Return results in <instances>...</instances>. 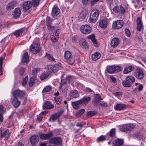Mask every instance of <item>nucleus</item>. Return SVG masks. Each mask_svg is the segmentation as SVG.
Wrapping results in <instances>:
<instances>
[{
    "instance_id": "7c9ffc66",
    "label": "nucleus",
    "mask_w": 146,
    "mask_h": 146,
    "mask_svg": "<svg viewBox=\"0 0 146 146\" xmlns=\"http://www.w3.org/2000/svg\"><path fill=\"white\" fill-rule=\"evenodd\" d=\"M21 10L20 8H18L15 9L14 12L13 14L14 18L16 19L19 17L21 14Z\"/></svg>"
},
{
    "instance_id": "bf43d9fd",
    "label": "nucleus",
    "mask_w": 146,
    "mask_h": 146,
    "mask_svg": "<svg viewBox=\"0 0 146 146\" xmlns=\"http://www.w3.org/2000/svg\"><path fill=\"white\" fill-rule=\"evenodd\" d=\"M113 94L114 96L118 97H120L121 95V93L119 92L113 93Z\"/></svg>"
},
{
    "instance_id": "f257e3e1",
    "label": "nucleus",
    "mask_w": 146,
    "mask_h": 146,
    "mask_svg": "<svg viewBox=\"0 0 146 146\" xmlns=\"http://www.w3.org/2000/svg\"><path fill=\"white\" fill-rule=\"evenodd\" d=\"M99 12L97 10H93L91 13L88 21L90 23H93L95 22L98 18Z\"/></svg>"
},
{
    "instance_id": "c756f323",
    "label": "nucleus",
    "mask_w": 146,
    "mask_h": 146,
    "mask_svg": "<svg viewBox=\"0 0 146 146\" xmlns=\"http://www.w3.org/2000/svg\"><path fill=\"white\" fill-rule=\"evenodd\" d=\"M29 57L28 53L26 52H25L23 55L22 59V62L23 63H27L29 60Z\"/></svg>"
},
{
    "instance_id": "6ab92c4d",
    "label": "nucleus",
    "mask_w": 146,
    "mask_h": 146,
    "mask_svg": "<svg viewBox=\"0 0 146 146\" xmlns=\"http://www.w3.org/2000/svg\"><path fill=\"white\" fill-rule=\"evenodd\" d=\"M99 26L101 28H105L108 24V21L107 19H104L98 22Z\"/></svg>"
},
{
    "instance_id": "6e6552de",
    "label": "nucleus",
    "mask_w": 146,
    "mask_h": 146,
    "mask_svg": "<svg viewBox=\"0 0 146 146\" xmlns=\"http://www.w3.org/2000/svg\"><path fill=\"white\" fill-rule=\"evenodd\" d=\"M41 50V47L38 42H33V43L31 46L30 50L34 52V53L38 52Z\"/></svg>"
},
{
    "instance_id": "8fccbe9b",
    "label": "nucleus",
    "mask_w": 146,
    "mask_h": 146,
    "mask_svg": "<svg viewBox=\"0 0 146 146\" xmlns=\"http://www.w3.org/2000/svg\"><path fill=\"white\" fill-rule=\"evenodd\" d=\"M46 25H51V22L53 21V20L51 19L50 17L48 16H47L46 18Z\"/></svg>"
},
{
    "instance_id": "f704fd0d",
    "label": "nucleus",
    "mask_w": 146,
    "mask_h": 146,
    "mask_svg": "<svg viewBox=\"0 0 146 146\" xmlns=\"http://www.w3.org/2000/svg\"><path fill=\"white\" fill-rule=\"evenodd\" d=\"M24 30L25 29L23 28L19 29L15 31L14 32V34L16 37H18L22 34Z\"/></svg>"
},
{
    "instance_id": "4be33fe9",
    "label": "nucleus",
    "mask_w": 146,
    "mask_h": 146,
    "mask_svg": "<svg viewBox=\"0 0 146 146\" xmlns=\"http://www.w3.org/2000/svg\"><path fill=\"white\" fill-rule=\"evenodd\" d=\"M120 41L117 38H113L111 41V46L113 48H115L118 45Z\"/></svg>"
},
{
    "instance_id": "9b49d317",
    "label": "nucleus",
    "mask_w": 146,
    "mask_h": 146,
    "mask_svg": "<svg viewBox=\"0 0 146 146\" xmlns=\"http://www.w3.org/2000/svg\"><path fill=\"white\" fill-rule=\"evenodd\" d=\"M134 75L138 79H142L143 77V74L141 69L139 67L136 68L134 72Z\"/></svg>"
},
{
    "instance_id": "1a4fd4ad",
    "label": "nucleus",
    "mask_w": 146,
    "mask_h": 146,
    "mask_svg": "<svg viewBox=\"0 0 146 146\" xmlns=\"http://www.w3.org/2000/svg\"><path fill=\"white\" fill-rule=\"evenodd\" d=\"M124 24V23L122 20H117L113 22L112 26L114 29H119L121 28Z\"/></svg>"
},
{
    "instance_id": "423d86ee",
    "label": "nucleus",
    "mask_w": 146,
    "mask_h": 146,
    "mask_svg": "<svg viewBox=\"0 0 146 146\" xmlns=\"http://www.w3.org/2000/svg\"><path fill=\"white\" fill-rule=\"evenodd\" d=\"M134 127V125L132 124H127L121 126L120 130L121 131L123 132H129L133 129Z\"/></svg>"
},
{
    "instance_id": "49530a36",
    "label": "nucleus",
    "mask_w": 146,
    "mask_h": 146,
    "mask_svg": "<svg viewBox=\"0 0 146 146\" xmlns=\"http://www.w3.org/2000/svg\"><path fill=\"white\" fill-rule=\"evenodd\" d=\"M122 84L124 87H129L131 86L130 83L127 81H124L122 82Z\"/></svg>"
},
{
    "instance_id": "473e14b6",
    "label": "nucleus",
    "mask_w": 146,
    "mask_h": 146,
    "mask_svg": "<svg viewBox=\"0 0 146 146\" xmlns=\"http://www.w3.org/2000/svg\"><path fill=\"white\" fill-rule=\"evenodd\" d=\"M126 108V106L125 104H117L115 107V109L118 110H122Z\"/></svg>"
},
{
    "instance_id": "b1692460",
    "label": "nucleus",
    "mask_w": 146,
    "mask_h": 146,
    "mask_svg": "<svg viewBox=\"0 0 146 146\" xmlns=\"http://www.w3.org/2000/svg\"><path fill=\"white\" fill-rule=\"evenodd\" d=\"M0 138L5 137L6 135V136L5 139L6 140L8 139L10 134V133H7V130H5L3 132L1 130H0Z\"/></svg>"
},
{
    "instance_id": "cd10ccee",
    "label": "nucleus",
    "mask_w": 146,
    "mask_h": 146,
    "mask_svg": "<svg viewBox=\"0 0 146 146\" xmlns=\"http://www.w3.org/2000/svg\"><path fill=\"white\" fill-rule=\"evenodd\" d=\"M54 105L49 101L46 102L44 104L43 108L44 109H48L53 108Z\"/></svg>"
},
{
    "instance_id": "680f3d73",
    "label": "nucleus",
    "mask_w": 146,
    "mask_h": 146,
    "mask_svg": "<svg viewBox=\"0 0 146 146\" xmlns=\"http://www.w3.org/2000/svg\"><path fill=\"white\" fill-rule=\"evenodd\" d=\"M42 117L41 114H40L37 117V120L40 121H42Z\"/></svg>"
},
{
    "instance_id": "aec40b11",
    "label": "nucleus",
    "mask_w": 146,
    "mask_h": 146,
    "mask_svg": "<svg viewBox=\"0 0 146 146\" xmlns=\"http://www.w3.org/2000/svg\"><path fill=\"white\" fill-rule=\"evenodd\" d=\"M88 13L86 9L83 10L80 13V15L78 16V20L80 21H81L84 20L86 16Z\"/></svg>"
},
{
    "instance_id": "69168bd1",
    "label": "nucleus",
    "mask_w": 146,
    "mask_h": 146,
    "mask_svg": "<svg viewBox=\"0 0 146 146\" xmlns=\"http://www.w3.org/2000/svg\"><path fill=\"white\" fill-rule=\"evenodd\" d=\"M86 91L88 93L91 92L92 93V92L94 93L93 91L90 88H86Z\"/></svg>"
},
{
    "instance_id": "c85d7f7f",
    "label": "nucleus",
    "mask_w": 146,
    "mask_h": 146,
    "mask_svg": "<svg viewBox=\"0 0 146 146\" xmlns=\"http://www.w3.org/2000/svg\"><path fill=\"white\" fill-rule=\"evenodd\" d=\"M91 99L90 97H84L82 99L80 100L82 104V106L88 104L90 101Z\"/></svg>"
},
{
    "instance_id": "f3484780",
    "label": "nucleus",
    "mask_w": 146,
    "mask_h": 146,
    "mask_svg": "<svg viewBox=\"0 0 146 146\" xmlns=\"http://www.w3.org/2000/svg\"><path fill=\"white\" fill-rule=\"evenodd\" d=\"M38 136L36 135H34L30 138V141L31 144L34 145L37 144L38 141Z\"/></svg>"
},
{
    "instance_id": "412c9836",
    "label": "nucleus",
    "mask_w": 146,
    "mask_h": 146,
    "mask_svg": "<svg viewBox=\"0 0 146 146\" xmlns=\"http://www.w3.org/2000/svg\"><path fill=\"white\" fill-rule=\"evenodd\" d=\"M69 96L71 98H76L79 96L78 92L76 90H73L70 91L69 93Z\"/></svg>"
},
{
    "instance_id": "0eeeda50",
    "label": "nucleus",
    "mask_w": 146,
    "mask_h": 146,
    "mask_svg": "<svg viewBox=\"0 0 146 146\" xmlns=\"http://www.w3.org/2000/svg\"><path fill=\"white\" fill-rule=\"evenodd\" d=\"M61 64L60 63L55 64L53 66H50L48 67L49 72L51 73L56 72L58 70L62 68Z\"/></svg>"
},
{
    "instance_id": "a878e982",
    "label": "nucleus",
    "mask_w": 146,
    "mask_h": 146,
    "mask_svg": "<svg viewBox=\"0 0 146 146\" xmlns=\"http://www.w3.org/2000/svg\"><path fill=\"white\" fill-rule=\"evenodd\" d=\"M12 104L13 106L15 108H17L20 105V102L18 101L16 97H13L12 101Z\"/></svg>"
},
{
    "instance_id": "0e129e2a",
    "label": "nucleus",
    "mask_w": 146,
    "mask_h": 146,
    "mask_svg": "<svg viewBox=\"0 0 146 146\" xmlns=\"http://www.w3.org/2000/svg\"><path fill=\"white\" fill-rule=\"evenodd\" d=\"M137 24H142L141 21L139 17H138L137 19Z\"/></svg>"
},
{
    "instance_id": "4468645a",
    "label": "nucleus",
    "mask_w": 146,
    "mask_h": 146,
    "mask_svg": "<svg viewBox=\"0 0 146 146\" xmlns=\"http://www.w3.org/2000/svg\"><path fill=\"white\" fill-rule=\"evenodd\" d=\"M59 29L56 30L54 32L53 34L51 36V38L52 41L55 42L57 41L58 39L59 33H60Z\"/></svg>"
},
{
    "instance_id": "338daca9",
    "label": "nucleus",
    "mask_w": 146,
    "mask_h": 146,
    "mask_svg": "<svg viewBox=\"0 0 146 146\" xmlns=\"http://www.w3.org/2000/svg\"><path fill=\"white\" fill-rule=\"evenodd\" d=\"M66 83V80L64 79H61V85H64Z\"/></svg>"
},
{
    "instance_id": "2eb2a0df",
    "label": "nucleus",
    "mask_w": 146,
    "mask_h": 146,
    "mask_svg": "<svg viewBox=\"0 0 146 146\" xmlns=\"http://www.w3.org/2000/svg\"><path fill=\"white\" fill-rule=\"evenodd\" d=\"M53 136V133L51 131L46 134H42L39 135L40 138L43 140H47L50 139Z\"/></svg>"
},
{
    "instance_id": "dca6fc26",
    "label": "nucleus",
    "mask_w": 146,
    "mask_h": 146,
    "mask_svg": "<svg viewBox=\"0 0 146 146\" xmlns=\"http://www.w3.org/2000/svg\"><path fill=\"white\" fill-rule=\"evenodd\" d=\"M79 43L81 47L84 49H87L89 47L88 43L84 39L81 38L79 41Z\"/></svg>"
},
{
    "instance_id": "20e7f679",
    "label": "nucleus",
    "mask_w": 146,
    "mask_h": 146,
    "mask_svg": "<svg viewBox=\"0 0 146 146\" xmlns=\"http://www.w3.org/2000/svg\"><path fill=\"white\" fill-rule=\"evenodd\" d=\"M121 70V68L119 66H112L108 67L107 69L108 72L112 74L117 72L120 71Z\"/></svg>"
},
{
    "instance_id": "39448f33",
    "label": "nucleus",
    "mask_w": 146,
    "mask_h": 146,
    "mask_svg": "<svg viewBox=\"0 0 146 146\" xmlns=\"http://www.w3.org/2000/svg\"><path fill=\"white\" fill-rule=\"evenodd\" d=\"M92 30V28L87 25H82L80 27L81 32L85 35H88L90 33Z\"/></svg>"
},
{
    "instance_id": "7ed1b4c3",
    "label": "nucleus",
    "mask_w": 146,
    "mask_h": 146,
    "mask_svg": "<svg viewBox=\"0 0 146 146\" xmlns=\"http://www.w3.org/2000/svg\"><path fill=\"white\" fill-rule=\"evenodd\" d=\"M113 11L119 15H122L125 12V11L121 5H118L114 7L113 9Z\"/></svg>"
},
{
    "instance_id": "6e6d98bb",
    "label": "nucleus",
    "mask_w": 146,
    "mask_h": 146,
    "mask_svg": "<svg viewBox=\"0 0 146 146\" xmlns=\"http://www.w3.org/2000/svg\"><path fill=\"white\" fill-rule=\"evenodd\" d=\"M125 32L126 36L129 37L130 36L131 33L129 29H125Z\"/></svg>"
},
{
    "instance_id": "393cba45",
    "label": "nucleus",
    "mask_w": 146,
    "mask_h": 146,
    "mask_svg": "<svg viewBox=\"0 0 146 146\" xmlns=\"http://www.w3.org/2000/svg\"><path fill=\"white\" fill-rule=\"evenodd\" d=\"M71 104L74 109L76 110L78 109L80 106L82 105L80 100L72 102Z\"/></svg>"
},
{
    "instance_id": "3c124183",
    "label": "nucleus",
    "mask_w": 146,
    "mask_h": 146,
    "mask_svg": "<svg viewBox=\"0 0 146 146\" xmlns=\"http://www.w3.org/2000/svg\"><path fill=\"white\" fill-rule=\"evenodd\" d=\"M28 79V76H27L23 79V82H22V84L23 86H25L27 82Z\"/></svg>"
},
{
    "instance_id": "f8f14e48",
    "label": "nucleus",
    "mask_w": 146,
    "mask_h": 146,
    "mask_svg": "<svg viewBox=\"0 0 146 146\" xmlns=\"http://www.w3.org/2000/svg\"><path fill=\"white\" fill-rule=\"evenodd\" d=\"M49 143L56 145H61L62 144V139L60 137H55L51 138Z\"/></svg>"
},
{
    "instance_id": "9d476101",
    "label": "nucleus",
    "mask_w": 146,
    "mask_h": 146,
    "mask_svg": "<svg viewBox=\"0 0 146 146\" xmlns=\"http://www.w3.org/2000/svg\"><path fill=\"white\" fill-rule=\"evenodd\" d=\"M64 111V110L62 109L54 113L50 117L49 119V121L52 122L54 121L62 114Z\"/></svg>"
},
{
    "instance_id": "603ef678",
    "label": "nucleus",
    "mask_w": 146,
    "mask_h": 146,
    "mask_svg": "<svg viewBox=\"0 0 146 146\" xmlns=\"http://www.w3.org/2000/svg\"><path fill=\"white\" fill-rule=\"evenodd\" d=\"M106 140V138L103 135H101L97 138V141L99 142L102 141Z\"/></svg>"
},
{
    "instance_id": "e2e57ef3",
    "label": "nucleus",
    "mask_w": 146,
    "mask_h": 146,
    "mask_svg": "<svg viewBox=\"0 0 146 146\" xmlns=\"http://www.w3.org/2000/svg\"><path fill=\"white\" fill-rule=\"evenodd\" d=\"M4 58L3 57H0V67H2L3 61Z\"/></svg>"
},
{
    "instance_id": "de8ad7c7",
    "label": "nucleus",
    "mask_w": 146,
    "mask_h": 146,
    "mask_svg": "<svg viewBox=\"0 0 146 146\" xmlns=\"http://www.w3.org/2000/svg\"><path fill=\"white\" fill-rule=\"evenodd\" d=\"M115 134V128L112 129L110 130L109 136L110 137H113Z\"/></svg>"
},
{
    "instance_id": "ea45409f",
    "label": "nucleus",
    "mask_w": 146,
    "mask_h": 146,
    "mask_svg": "<svg viewBox=\"0 0 146 146\" xmlns=\"http://www.w3.org/2000/svg\"><path fill=\"white\" fill-rule=\"evenodd\" d=\"M15 6V5L14 2H11L7 5L6 9L8 10H11L13 9Z\"/></svg>"
},
{
    "instance_id": "2f4dec72",
    "label": "nucleus",
    "mask_w": 146,
    "mask_h": 146,
    "mask_svg": "<svg viewBox=\"0 0 146 146\" xmlns=\"http://www.w3.org/2000/svg\"><path fill=\"white\" fill-rule=\"evenodd\" d=\"M88 38H90L92 41L94 46L97 47L98 46V44L97 42V40L95 38V36L94 34H92L88 36Z\"/></svg>"
},
{
    "instance_id": "c03bdc74",
    "label": "nucleus",
    "mask_w": 146,
    "mask_h": 146,
    "mask_svg": "<svg viewBox=\"0 0 146 146\" xmlns=\"http://www.w3.org/2000/svg\"><path fill=\"white\" fill-rule=\"evenodd\" d=\"M62 100V98L60 97H54V100L56 103L58 105H60L61 104Z\"/></svg>"
},
{
    "instance_id": "13d9d810",
    "label": "nucleus",
    "mask_w": 146,
    "mask_h": 146,
    "mask_svg": "<svg viewBox=\"0 0 146 146\" xmlns=\"http://www.w3.org/2000/svg\"><path fill=\"white\" fill-rule=\"evenodd\" d=\"M39 70L40 69L39 68H34L32 70V74L34 75H35L37 74V71Z\"/></svg>"
},
{
    "instance_id": "a18cd8bd",
    "label": "nucleus",
    "mask_w": 146,
    "mask_h": 146,
    "mask_svg": "<svg viewBox=\"0 0 146 146\" xmlns=\"http://www.w3.org/2000/svg\"><path fill=\"white\" fill-rule=\"evenodd\" d=\"M52 89V87L50 86H46L43 90L42 93H44L50 91Z\"/></svg>"
},
{
    "instance_id": "bb28decb",
    "label": "nucleus",
    "mask_w": 146,
    "mask_h": 146,
    "mask_svg": "<svg viewBox=\"0 0 146 146\" xmlns=\"http://www.w3.org/2000/svg\"><path fill=\"white\" fill-rule=\"evenodd\" d=\"M123 143V140L122 139H117L113 142V144L116 146H121Z\"/></svg>"
},
{
    "instance_id": "ddd939ff",
    "label": "nucleus",
    "mask_w": 146,
    "mask_h": 146,
    "mask_svg": "<svg viewBox=\"0 0 146 146\" xmlns=\"http://www.w3.org/2000/svg\"><path fill=\"white\" fill-rule=\"evenodd\" d=\"M25 94V93L23 91L19 90H15L13 93L14 97H18L21 99H23V97Z\"/></svg>"
},
{
    "instance_id": "5701e85b",
    "label": "nucleus",
    "mask_w": 146,
    "mask_h": 146,
    "mask_svg": "<svg viewBox=\"0 0 146 146\" xmlns=\"http://www.w3.org/2000/svg\"><path fill=\"white\" fill-rule=\"evenodd\" d=\"M32 4L31 3V2L29 1H27L24 3L22 7L23 9V11H27L32 7Z\"/></svg>"
},
{
    "instance_id": "79ce46f5",
    "label": "nucleus",
    "mask_w": 146,
    "mask_h": 146,
    "mask_svg": "<svg viewBox=\"0 0 146 146\" xmlns=\"http://www.w3.org/2000/svg\"><path fill=\"white\" fill-rule=\"evenodd\" d=\"M97 113V112L95 111H88L87 113V116L90 117L94 116Z\"/></svg>"
},
{
    "instance_id": "5fc2aeb1",
    "label": "nucleus",
    "mask_w": 146,
    "mask_h": 146,
    "mask_svg": "<svg viewBox=\"0 0 146 146\" xmlns=\"http://www.w3.org/2000/svg\"><path fill=\"white\" fill-rule=\"evenodd\" d=\"M85 110L84 109H82L79 110L77 113V115H82L85 112Z\"/></svg>"
},
{
    "instance_id": "774afa93",
    "label": "nucleus",
    "mask_w": 146,
    "mask_h": 146,
    "mask_svg": "<svg viewBox=\"0 0 146 146\" xmlns=\"http://www.w3.org/2000/svg\"><path fill=\"white\" fill-rule=\"evenodd\" d=\"M110 78L113 82H114V83H115V82H116V80L115 77L113 76H110Z\"/></svg>"
},
{
    "instance_id": "58836bf2",
    "label": "nucleus",
    "mask_w": 146,
    "mask_h": 146,
    "mask_svg": "<svg viewBox=\"0 0 146 146\" xmlns=\"http://www.w3.org/2000/svg\"><path fill=\"white\" fill-rule=\"evenodd\" d=\"M102 100V98L98 94H96L93 100L94 103H96Z\"/></svg>"
},
{
    "instance_id": "a211bd4d",
    "label": "nucleus",
    "mask_w": 146,
    "mask_h": 146,
    "mask_svg": "<svg viewBox=\"0 0 146 146\" xmlns=\"http://www.w3.org/2000/svg\"><path fill=\"white\" fill-rule=\"evenodd\" d=\"M60 12V10L57 7H55L52 9V15L54 18H57Z\"/></svg>"
},
{
    "instance_id": "e433bc0d",
    "label": "nucleus",
    "mask_w": 146,
    "mask_h": 146,
    "mask_svg": "<svg viewBox=\"0 0 146 146\" xmlns=\"http://www.w3.org/2000/svg\"><path fill=\"white\" fill-rule=\"evenodd\" d=\"M45 57L47 60L51 61L54 62L55 60V59L53 56L50 54H48L47 53H46Z\"/></svg>"
},
{
    "instance_id": "72a5a7b5",
    "label": "nucleus",
    "mask_w": 146,
    "mask_h": 146,
    "mask_svg": "<svg viewBox=\"0 0 146 146\" xmlns=\"http://www.w3.org/2000/svg\"><path fill=\"white\" fill-rule=\"evenodd\" d=\"M100 57L101 55L98 52H96L94 54L92 55V58L93 60L94 61L98 60Z\"/></svg>"
},
{
    "instance_id": "4c0bfd02",
    "label": "nucleus",
    "mask_w": 146,
    "mask_h": 146,
    "mask_svg": "<svg viewBox=\"0 0 146 146\" xmlns=\"http://www.w3.org/2000/svg\"><path fill=\"white\" fill-rule=\"evenodd\" d=\"M49 75L48 72H46L43 73L40 76V78L41 80H42L48 77Z\"/></svg>"
},
{
    "instance_id": "052dcab7",
    "label": "nucleus",
    "mask_w": 146,
    "mask_h": 146,
    "mask_svg": "<svg viewBox=\"0 0 146 146\" xmlns=\"http://www.w3.org/2000/svg\"><path fill=\"white\" fill-rule=\"evenodd\" d=\"M99 0H91V5L92 6H93L95 4L98 2Z\"/></svg>"
},
{
    "instance_id": "864d4df0",
    "label": "nucleus",
    "mask_w": 146,
    "mask_h": 146,
    "mask_svg": "<svg viewBox=\"0 0 146 146\" xmlns=\"http://www.w3.org/2000/svg\"><path fill=\"white\" fill-rule=\"evenodd\" d=\"M25 70V69L24 68H21L19 70V73L20 75H22Z\"/></svg>"
},
{
    "instance_id": "f03ea898",
    "label": "nucleus",
    "mask_w": 146,
    "mask_h": 146,
    "mask_svg": "<svg viewBox=\"0 0 146 146\" xmlns=\"http://www.w3.org/2000/svg\"><path fill=\"white\" fill-rule=\"evenodd\" d=\"M64 57L65 60L71 64H72L74 62V60L72 55L69 51H66L65 52Z\"/></svg>"
},
{
    "instance_id": "09e8293b",
    "label": "nucleus",
    "mask_w": 146,
    "mask_h": 146,
    "mask_svg": "<svg viewBox=\"0 0 146 146\" xmlns=\"http://www.w3.org/2000/svg\"><path fill=\"white\" fill-rule=\"evenodd\" d=\"M47 27L48 30L50 31L52 33L54 31H55L56 30H57L56 29H55L54 27L52 26L51 25H47Z\"/></svg>"
},
{
    "instance_id": "a19ab883",
    "label": "nucleus",
    "mask_w": 146,
    "mask_h": 146,
    "mask_svg": "<svg viewBox=\"0 0 146 146\" xmlns=\"http://www.w3.org/2000/svg\"><path fill=\"white\" fill-rule=\"evenodd\" d=\"M126 80L129 82L130 84L133 83L135 82V78L131 76H128L126 78Z\"/></svg>"
},
{
    "instance_id": "37998d69",
    "label": "nucleus",
    "mask_w": 146,
    "mask_h": 146,
    "mask_svg": "<svg viewBox=\"0 0 146 146\" xmlns=\"http://www.w3.org/2000/svg\"><path fill=\"white\" fill-rule=\"evenodd\" d=\"M40 0H33V1L31 2L32 4V6H33L34 7H35L38 5L39 3Z\"/></svg>"
},
{
    "instance_id": "4d7b16f0",
    "label": "nucleus",
    "mask_w": 146,
    "mask_h": 146,
    "mask_svg": "<svg viewBox=\"0 0 146 146\" xmlns=\"http://www.w3.org/2000/svg\"><path fill=\"white\" fill-rule=\"evenodd\" d=\"M137 31H140L143 28L142 24L137 25Z\"/></svg>"
},
{
    "instance_id": "c9c22d12",
    "label": "nucleus",
    "mask_w": 146,
    "mask_h": 146,
    "mask_svg": "<svg viewBox=\"0 0 146 146\" xmlns=\"http://www.w3.org/2000/svg\"><path fill=\"white\" fill-rule=\"evenodd\" d=\"M134 69V67L131 66H130L125 68L124 70L123 73L124 74H127L130 72Z\"/></svg>"
}]
</instances>
